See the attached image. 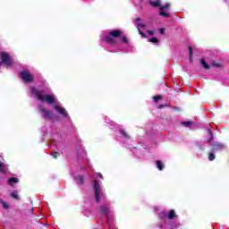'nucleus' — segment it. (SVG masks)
Here are the masks:
<instances>
[{
	"instance_id": "obj_8",
	"label": "nucleus",
	"mask_w": 229,
	"mask_h": 229,
	"mask_svg": "<svg viewBox=\"0 0 229 229\" xmlns=\"http://www.w3.org/2000/svg\"><path fill=\"white\" fill-rule=\"evenodd\" d=\"M100 212L102 214H105L106 219H108V212H109V210H108V207H106V205H104V206L100 207Z\"/></svg>"
},
{
	"instance_id": "obj_23",
	"label": "nucleus",
	"mask_w": 229,
	"mask_h": 229,
	"mask_svg": "<svg viewBox=\"0 0 229 229\" xmlns=\"http://www.w3.org/2000/svg\"><path fill=\"white\" fill-rule=\"evenodd\" d=\"M148 41H149V42H153V43H155V44H157L158 39H157V38H149Z\"/></svg>"
},
{
	"instance_id": "obj_14",
	"label": "nucleus",
	"mask_w": 229,
	"mask_h": 229,
	"mask_svg": "<svg viewBox=\"0 0 229 229\" xmlns=\"http://www.w3.org/2000/svg\"><path fill=\"white\" fill-rule=\"evenodd\" d=\"M200 64H201L202 67H204V69H206V70L210 69V66L207 64V62H205V59H201Z\"/></svg>"
},
{
	"instance_id": "obj_2",
	"label": "nucleus",
	"mask_w": 229,
	"mask_h": 229,
	"mask_svg": "<svg viewBox=\"0 0 229 229\" xmlns=\"http://www.w3.org/2000/svg\"><path fill=\"white\" fill-rule=\"evenodd\" d=\"M93 191H94V194H95V199H96L97 203H99V201L101 199V188L99 186V183H98V181H94Z\"/></svg>"
},
{
	"instance_id": "obj_10",
	"label": "nucleus",
	"mask_w": 229,
	"mask_h": 229,
	"mask_svg": "<svg viewBox=\"0 0 229 229\" xmlns=\"http://www.w3.org/2000/svg\"><path fill=\"white\" fill-rule=\"evenodd\" d=\"M109 35L114 38L121 37V30H112L109 32Z\"/></svg>"
},
{
	"instance_id": "obj_1",
	"label": "nucleus",
	"mask_w": 229,
	"mask_h": 229,
	"mask_svg": "<svg viewBox=\"0 0 229 229\" xmlns=\"http://www.w3.org/2000/svg\"><path fill=\"white\" fill-rule=\"evenodd\" d=\"M31 93L35 96V98H37V99L41 102L46 101L47 103H48V105H53L56 103V100L55 99V98H53V96L42 95L44 94V91L42 90H37V89L31 88Z\"/></svg>"
},
{
	"instance_id": "obj_22",
	"label": "nucleus",
	"mask_w": 229,
	"mask_h": 229,
	"mask_svg": "<svg viewBox=\"0 0 229 229\" xmlns=\"http://www.w3.org/2000/svg\"><path fill=\"white\" fill-rule=\"evenodd\" d=\"M153 99H154L155 103H158V100L162 99V96H156L153 98Z\"/></svg>"
},
{
	"instance_id": "obj_17",
	"label": "nucleus",
	"mask_w": 229,
	"mask_h": 229,
	"mask_svg": "<svg viewBox=\"0 0 229 229\" xmlns=\"http://www.w3.org/2000/svg\"><path fill=\"white\" fill-rule=\"evenodd\" d=\"M170 7H171V4H166L165 5L161 6L160 10H161V12H164V10H169Z\"/></svg>"
},
{
	"instance_id": "obj_12",
	"label": "nucleus",
	"mask_w": 229,
	"mask_h": 229,
	"mask_svg": "<svg viewBox=\"0 0 229 229\" xmlns=\"http://www.w3.org/2000/svg\"><path fill=\"white\" fill-rule=\"evenodd\" d=\"M208 135H209V139L208 140V143L210 144V142H212L214 140V133H212V130H208Z\"/></svg>"
},
{
	"instance_id": "obj_20",
	"label": "nucleus",
	"mask_w": 229,
	"mask_h": 229,
	"mask_svg": "<svg viewBox=\"0 0 229 229\" xmlns=\"http://www.w3.org/2000/svg\"><path fill=\"white\" fill-rule=\"evenodd\" d=\"M182 124H183V126L189 127V126L192 125L193 123L192 122H182Z\"/></svg>"
},
{
	"instance_id": "obj_37",
	"label": "nucleus",
	"mask_w": 229,
	"mask_h": 229,
	"mask_svg": "<svg viewBox=\"0 0 229 229\" xmlns=\"http://www.w3.org/2000/svg\"><path fill=\"white\" fill-rule=\"evenodd\" d=\"M198 146H199V148L200 149H203V146H202V145L198 144Z\"/></svg>"
},
{
	"instance_id": "obj_4",
	"label": "nucleus",
	"mask_w": 229,
	"mask_h": 229,
	"mask_svg": "<svg viewBox=\"0 0 229 229\" xmlns=\"http://www.w3.org/2000/svg\"><path fill=\"white\" fill-rule=\"evenodd\" d=\"M38 110L41 112L42 116H43L45 119H49V121H52V120H53V112L47 111V110L44 106H38Z\"/></svg>"
},
{
	"instance_id": "obj_29",
	"label": "nucleus",
	"mask_w": 229,
	"mask_h": 229,
	"mask_svg": "<svg viewBox=\"0 0 229 229\" xmlns=\"http://www.w3.org/2000/svg\"><path fill=\"white\" fill-rule=\"evenodd\" d=\"M140 28H146V24L138 23V30H140Z\"/></svg>"
},
{
	"instance_id": "obj_24",
	"label": "nucleus",
	"mask_w": 229,
	"mask_h": 229,
	"mask_svg": "<svg viewBox=\"0 0 229 229\" xmlns=\"http://www.w3.org/2000/svg\"><path fill=\"white\" fill-rule=\"evenodd\" d=\"M189 51H190V61L192 62V47H189Z\"/></svg>"
},
{
	"instance_id": "obj_15",
	"label": "nucleus",
	"mask_w": 229,
	"mask_h": 229,
	"mask_svg": "<svg viewBox=\"0 0 229 229\" xmlns=\"http://www.w3.org/2000/svg\"><path fill=\"white\" fill-rule=\"evenodd\" d=\"M156 164H157V169H159V171H162V169H164V164H162V161L157 160V161H156Z\"/></svg>"
},
{
	"instance_id": "obj_25",
	"label": "nucleus",
	"mask_w": 229,
	"mask_h": 229,
	"mask_svg": "<svg viewBox=\"0 0 229 229\" xmlns=\"http://www.w3.org/2000/svg\"><path fill=\"white\" fill-rule=\"evenodd\" d=\"M209 160H215L216 159V155H214V153H210L208 156Z\"/></svg>"
},
{
	"instance_id": "obj_31",
	"label": "nucleus",
	"mask_w": 229,
	"mask_h": 229,
	"mask_svg": "<svg viewBox=\"0 0 229 229\" xmlns=\"http://www.w3.org/2000/svg\"><path fill=\"white\" fill-rule=\"evenodd\" d=\"M159 32L161 33V35H164L165 33V29H160Z\"/></svg>"
},
{
	"instance_id": "obj_18",
	"label": "nucleus",
	"mask_w": 229,
	"mask_h": 229,
	"mask_svg": "<svg viewBox=\"0 0 229 229\" xmlns=\"http://www.w3.org/2000/svg\"><path fill=\"white\" fill-rule=\"evenodd\" d=\"M11 196L12 198H14V199H19V193L17 191H13Z\"/></svg>"
},
{
	"instance_id": "obj_28",
	"label": "nucleus",
	"mask_w": 229,
	"mask_h": 229,
	"mask_svg": "<svg viewBox=\"0 0 229 229\" xmlns=\"http://www.w3.org/2000/svg\"><path fill=\"white\" fill-rule=\"evenodd\" d=\"M138 31H139L140 35H141V37L143 38H146V34L144 32H142V30H140V29H139Z\"/></svg>"
},
{
	"instance_id": "obj_27",
	"label": "nucleus",
	"mask_w": 229,
	"mask_h": 229,
	"mask_svg": "<svg viewBox=\"0 0 229 229\" xmlns=\"http://www.w3.org/2000/svg\"><path fill=\"white\" fill-rule=\"evenodd\" d=\"M212 65H213L214 67H221V64L216 63V61H213Z\"/></svg>"
},
{
	"instance_id": "obj_34",
	"label": "nucleus",
	"mask_w": 229,
	"mask_h": 229,
	"mask_svg": "<svg viewBox=\"0 0 229 229\" xmlns=\"http://www.w3.org/2000/svg\"><path fill=\"white\" fill-rule=\"evenodd\" d=\"M148 35H154L155 34V32L153 30H148Z\"/></svg>"
},
{
	"instance_id": "obj_7",
	"label": "nucleus",
	"mask_w": 229,
	"mask_h": 229,
	"mask_svg": "<svg viewBox=\"0 0 229 229\" xmlns=\"http://www.w3.org/2000/svg\"><path fill=\"white\" fill-rule=\"evenodd\" d=\"M55 109L61 114V115H63L64 117H67V111H65V109H64V107L55 106Z\"/></svg>"
},
{
	"instance_id": "obj_11",
	"label": "nucleus",
	"mask_w": 229,
	"mask_h": 229,
	"mask_svg": "<svg viewBox=\"0 0 229 229\" xmlns=\"http://www.w3.org/2000/svg\"><path fill=\"white\" fill-rule=\"evenodd\" d=\"M150 6H154V8H158L160 7V0H157L156 2H150L149 3Z\"/></svg>"
},
{
	"instance_id": "obj_40",
	"label": "nucleus",
	"mask_w": 229,
	"mask_h": 229,
	"mask_svg": "<svg viewBox=\"0 0 229 229\" xmlns=\"http://www.w3.org/2000/svg\"><path fill=\"white\" fill-rule=\"evenodd\" d=\"M3 65V62H0V66Z\"/></svg>"
},
{
	"instance_id": "obj_9",
	"label": "nucleus",
	"mask_w": 229,
	"mask_h": 229,
	"mask_svg": "<svg viewBox=\"0 0 229 229\" xmlns=\"http://www.w3.org/2000/svg\"><path fill=\"white\" fill-rule=\"evenodd\" d=\"M75 180H76L78 185H83V183L85 182V178L83 177V175H77L75 177Z\"/></svg>"
},
{
	"instance_id": "obj_3",
	"label": "nucleus",
	"mask_w": 229,
	"mask_h": 229,
	"mask_svg": "<svg viewBox=\"0 0 229 229\" xmlns=\"http://www.w3.org/2000/svg\"><path fill=\"white\" fill-rule=\"evenodd\" d=\"M21 78L23 80L25 83L33 82V77L29 71H22L21 72Z\"/></svg>"
},
{
	"instance_id": "obj_26",
	"label": "nucleus",
	"mask_w": 229,
	"mask_h": 229,
	"mask_svg": "<svg viewBox=\"0 0 229 229\" xmlns=\"http://www.w3.org/2000/svg\"><path fill=\"white\" fill-rule=\"evenodd\" d=\"M2 205H3L4 208H5V209L10 208V206L4 201H2Z\"/></svg>"
},
{
	"instance_id": "obj_38",
	"label": "nucleus",
	"mask_w": 229,
	"mask_h": 229,
	"mask_svg": "<svg viewBox=\"0 0 229 229\" xmlns=\"http://www.w3.org/2000/svg\"><path fill=\"white\" fill-rule=\"evenodd\" d=\"M98 176H100V178H103V175H101V174H98Z\"/></svg>"
},
{
	"instance_id": "obj_6",
	"label": "nucleus",
	"mask_w": 229,
	"mask_h": 229,
	"mask_svg": "<svg viewBox=\"0 0 229 229\" xmlns=\"http://www.w3.org/2000/svg\"><path fill=\"white\" fill-rule=\"evenodd\" d=\"M213 148V151H221L223 149H225V145L222 143H215L212 145Z\"/></svg>"
},
{
	"instance_id": "obj_19",
	"label": "nucleus",
	"mask_w": 229,
	"mask_h": 229,
	"mask_svg": "<svg viewBox=\"0 0 229 229\" xmlns=\"http://www.w3.org/2000/svg\"><path fill=\"white\" fill-rule=\"evenodd\" d=\"M106 42H115V40L114 39V38L107 36L106 38Z\"/></svg>"
},
{
	"instance_id": "obj_5",
	"label": "nucleus",
	"mask_w": 229,
	"mask_h": 229,
	"mask_svg": "<svg viewBox=\"0 0 229 229\" xmlns=\"http://www.w3.org/2000/svg\"><path fill=\"white\" fill-rule=\"evenodd\" d=\"M1 57L2 64H4L5 65H7V67H10V65H12V59L10 58V55L7 53L2 52Z\"/></svg>"
},
{
	"instance_id": "obj_33",
	"label": "nucleus",
	"mask_w": 229,
	"mask_h": 229,
	"mask_svg": "<svg viewBox=\"0 0 229 229\" xmlns=\"http://www.w3.org/2000/svg\"><path fill=\"white\" fill-rule=\"evenodd\" d=\"M0 171H1V173H4V168L3 167L2 164H0Z\"/></svg>"
},
{
	"instance_id": "obj_21",
	"label": "nucleus",
	"mask_w": 229,
	"mask_h": 229,
	"mask_svg": "<svg viewBox=\"0 0 229 229\" xmlns=\"http://www.w3.org/2000/svg\"><path fill=\"white\" fill-rule=\"evenodd\" d=\"M159 13H160V15H162V17H165V18L169 17V14L167 13H165V11H161Z\"/></svg>"
},
{
	"instance_id": "obj_30",
	"label": "nucleus",
	"mask_w": 229,
	"mask_h": 229,
	"mask_svg": "<svg viewBox=\"0 0 229 229\" xmlns=\"http://www.w3.org/2000/svg\"><path fill=\"white\" fill-rule=\"evenodd\" d=\"M120 133L122 134V135H123V137H127L128 135L126 134V131H124V130H121L120 131Z\"/></svg>"
},
{
	"instance_id": "obj_13",
	"label": "nucleus",
	"mask_w": 229,
	"mask_h": 229,
	"mask_svg": "<svg viewBox=\"0 0 229 229\" xmlns=\"http://www.w3.org/2000/svg\"><path fill=\"white\" fill-rule=\"evenodd\" d=\"M18 182H19V179L13 178V177L10 178L8 181L9 185H13V183H18Z\"/></svg>"
},
{
	"instance_id": "obj_32",
	"label": "nucleus",
	"mask_w": 229,
	"mask_h": 229,
	"mask_svg": "<svg viewBox=\"0 0 229 229\" xmlns=\"http://www.w3.org/2000/svg\"><path fill=\"white\" fill-rule=\"evenodd\" d=\"M121 40H122V42H124L125 44L128 43V39L126 38H122Z\"/></svg>"
},
{
	"instance_id": "obj_35",
	"label": "nucleus",
	"mask_w": 229,
	"mask_h": 229,
	"mask_svg": "<svg viewBox=\"0 0 229 229\" xmlns=\"http://www.w3.org/2000/svg\"><path fill=\"white\" fill-rule=\"evenodd\" d=\"M54 158H58V152H55V153L54 154Z\"/></svg>"
},
{
	"instance_id": "obj_36",
	"label": "nucleus",
	"mask_w": 229,
	"mask_h": 229,
	"mask_svg": "<svg viewBox=\"0 0 229 229\" xmlns=\"http://www.w3.org/2000/svg\"><path fill=\"white\" fill-rule=\"evenodd\" d=\"M157 108H159V109H160V108H165V106H164V105H159Z\"/></svg>"
},
{
	"instance_id": "obj_16",
	"label": "nucleus",
	"mask_w": 229,
	"mask_h": 229,
	"mask_svg": "<svg viewBox=\"0 0 229 229\" xmlns=\"http://www.w3.org/2000/svg\"><path fill=\"white\" fill-rule=\"evenodd\" d=\"M174 217H176V213L174 210H171L168 214V219H174Z\"/></svg>"
},
{
	"instance_id": "obj_39",
	"label": "nucleus",
	"mask_w": 229,
	"mask_h": 229,
	"mask_svg": "<svg viewBox=\"0 0 229 229\" xmlns=\"http://www.w3.org/2000/svg\"><path fill=\"white\" fill-rule=\"evenodd\" d=\"M140 21V18H136V21Z\"/></svg>"
}]
</instances>
